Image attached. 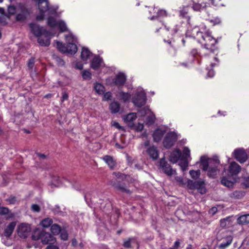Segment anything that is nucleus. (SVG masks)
<instances>
[{
	"label": "nucleus",
	"instance_id": "63",
	"mask_svg": "<svg viewBox=\"0 0 249 249\" xmlns=\"http://www.w3.org/2000/svg\"><path fill=\"white\" fill-rule=\"evenodd\" d=\"M212 22H213V24H218L221 23V20L219 18H215L213 20H211Z\"/></svg>",
	"mask_w": 249,
	"mask_h": 249
},
{
	"label": "nucleus",
	"instance_id": "17",
	"mask_svg": "<svg viewBox=\"0 0 249 249\" xmlns=\"http://www.w3.org/2000/svg\"><path fill=\"white\" fill-rule=\"evenodd\" d=\"M229 172L231 176L237 175L241 170V167L235 162H232L229 168Z\"/></svg>",
	"mask_w": 249,
	"mask_h": 249
},
{
	"label": "nucleus",
	"instance_id": "34",
	"mask_svg": "<svg viewBox=\"0 0 249 249\" xmlns=\"http://www.w3.org/2000/svg\"><path fill=\"white\" fill-rule=\"evenodd\" d=\"M134 243L137 244L138 245V248H139V244L134 238H129L127 240L124 241L123 246L126 248H131V244Z\"/></svg>",
	"mask_w": 249,
	"mask_h": 249
},
{
	"label": "nucleus",
	"instance_id": "61",
	"mask_svg": "<svg viewBox=\"0 0 249 249\" xmlns=\"http://www.w3.org/2000/svg\"><path fill=\"white\" fill-rule=\"evenodd\" d=\"M179 246H180V242H179V240L178 239L175 241L173 247L175 249H178L179 248Z\"/></svg>",
	"mask_w": 249,
	"mask_h": 249
},
{
	"label": "nucleus",
	"instance_id": "8",
	"mask_svg": "<svg viewBox=\"0 0 249 249\" xmlns=\"http://www.w3.org/2000/svg\"><path fill=\"white\" fill-rule=\"evenodd\" d=\"M30 27L32 33L36 36L39 37L42 36V35L47 36L50 34V32L47 31L43 27H40L35 23H30Z\"/></svg>",
	"mask_w": 249,
	"mask_h": 249
},
{
	"label": "nucleus",
	"instance_id": "31",
	"mask_svg": "<svg viewBox=\"0 0 249 249\" xmlns=\"http://www.w3.org/2000/svg\"><path fill=\"white\" fill-rule=\"evenodd\" d=\"M196 189L202 194L206 193L205 189L204 188V182L203 181H196Z\"/></svg>",
	"mask_w": 249,
	"mask_h": 249
},
{
	"label": "nucleus",
	"instance_id": "18",
	"mask_svg": "<svg viewBox=\"0 0 249 249\" xmlns=\"http://www.w3.org/2000/svg\"><path fill=\"white\" fill-rule=\"evenodd\" d=\"M165 133L164 130L161 129H157L153 134L154 141L155 142H159L163 137Z\"/></svg>",
	"mask_w": 249,
	"mask_h": 249
},
{
	"label": "nucleus",
	"instance_id": "55",
	"mask_svg": "<svg viewBox=\"0 0 249 249\" xmlns=\"http://www.w3.org/2000/svg\"><path fill=\"white\" fill-rule=\"evenodd\" d=\"M150 112V110L146 107H144L142 109L139 111V113L141 114V116H144L146 114L149 113Z\"/></svg>",
	"mask_w": 249,
	"mask_h": 249
},
{
	"label": "nucleus",
	"instance_id": "29",
	"mask_svg": "<svg viewBox=\"0 0 249 249\" xmlns=\"http://www.w3.org/2000/svg\"><path fill=\"white\" fill-rule=\"evenodd\" d=\"M208 6V4L206 2L195 3L193 5V9L196 11H200L205 9Z\"/></svg>",
	"mask_w": 249,
	"mask_h": 249
},
{
	"label": "nucleus",
	"instance_id": "28",
	"mask_svg": "<svg viewBox=\"0 0 249 249\" xmlns=\"http://www.w3.org/2000/svg\"><path fill=\"white\" fill-rule=\"evenodd\" d=\"M43 231L36 229L34 231L32 235V239L34 240H37L41 239Z\"/></svg>",
	"mask_w": 249,
	"mask_h": 249
},
{
	"label": "nucleus",
	"instance_id": "58",
	"mask_svg": "<svg viewBox=\"0 0 249 249\" xmlns=\"http://www.w3.org/2000/svg\"><path fill=\"white\" fill-rule=\"evenodd\" d=\"M69 96L68 93L64 91L62 93V96L61 98V102H63L65 100H67L68 99Z\"/></svg>",
	"mask_w": 249,
	"mask_h": 249
},
{
	"label": "nucleus",
	"instance_id": "13",
	"mask_svg": "<svg viewBox=\"0 0 249 249\" xmlns=\"http://www.w3.org/2000/svg\"><path fill=\"white\" fill-rule=\"evenodd\" d=\"M126 81V76L123 73H119L113 79V83L118 87L123 86Z\"/></svg>",
	"mask_w": 249,
	"mask_h": 249
},
{
	"label": "nucleus",
	"instance_id": "54",
	"mask_svg": "<svg viewBox=\"0 0 249 249\" xmlns=\"http://www.w3.org/2000/svg\"><path fill=\"white\" fill-rule=\"evenodd\" d=\"M57 64L59 66H63L65 64L64 60L59 56H56L54 57Z\"/></svg>",
	"mask_w": 249,
	"mask_h": 249
},
{
	"label": "nucleus",
	"instance_id": "24",
	"mask_svg": "<svg viewBox=\"0 0 249 249\" xmlns=\"http://www.w3.org/2000/svg\"><path fill=\"white\" fill-rule=\"evenodd\" d=\"M237 222L239 225H246L249 223V214L242 215L237 219Z\"/></svg>",
	"mask_w": 249,
	"mask_h": 249
},
{
	"label": "nucleus",
	"instance_id": "7",
	"mask_svg": "<svg viewBox=\"0 0 249 249\" xmlns=\"http://www.w3.org/2000/svg\"><path fill=\"white\" fill-rule=\"evenodd\" d=\"M159 166L163 172L168 176H171L176 173V170H173L171 165L163 158L160 159Z\"/></svg>",
	"mask_w": 249,
	"mask_h": 249
},
{
	"label": "nucleus",
	"instance_id": "37",
	"mask_svg": "<svg viewBox=\"0 0 249 249\" xmlns=\"http://www.w3.org/2000/svg\"><path fill=\"white\" fill-rule=\"evenodd\" d=\"M53 222L52 218L48 217L43 219L41 221L40 224L44 228H48L52 224Z\"/></svg>",
	"mask_w": 249,
	"mask_h": 249
},
{
	"label": "nucleus",
	"instance_id": "38",
	"mask_svg": "<svg viewBox=\"0 0 249 249\" xmlns=\"http://www.w3.org/2000/svg\"><path fill=\"white\" fill-rule=\"evenodd\" d=\"M136 118V114L135 113H130L124 118V120L125 122H133Z\"/></svg>",
	"mask_w": 249,
	"mask_h": 249
},
{
	"label": "nucleus",
	"instance_id": "36",
	"mask_svg": "<svg viewBox=\"0 0 249 249\" xmlns=\"http://www.w3.org/2000/svg\"><path fill=\"white\" fill-rule=\"evenodd\" d=\"M221 182L224 186L229 188L232 187L233 185V182L225 177L222 178Z\"/></svg>",
	"mask_w": 249,
	"mask_h": 249
},
{
	"label": "nucleus",
	"instance_id": "22",
	"mask_svg": "<svg viewBox=\"0 0 249 249\" xmlns=\"http://www.w3.org/2000/svg\"><path fill=\"white\" fill-rule=\"evenodd\" d=\"M103 160L111 169H113L116 166V162L115 160L113 159V157L110 156L106 155L103 157Z\"/></svg>",
	"mask_w": 249,
	"mask_h": 249
},
{
	"label": "nucleus",
	"instance_id": "27",
	"mask_svg": "<svg viewBox=\"0 0 249 249\" xmlns=\"http://www.w3.org/2000/svg\"><path fill=\"white\" fill-rule=\"evenodd\" d=\"M151 20H155L153 26L156 29V32H158L159 29L161 28L163 24L157 18V17L153 16L150 18Z\"/></svg>",
	"mask_w": 249,
	"mask_h": 249
},
{
	"label": "nucleus",
	"instance_id": "15",
	"mask_svg": "<svg viewBox=\"0 0 249 249\" xmlns=\"http://www.w3.org/2000/svg\"><path fill=\"white\" fill-rule=\"evenodd\" d=\"M103 64V60L99 56H95L91 61L90 67L92 69L96 70Z\"/></svg>",
	"mask_w": 249,
	"mask_h": 249
},
{
	"label": "nucleus",
	"instance_id": "2",
	"mask_svg": "<svg viewBox=\"0 0 249 249\" xmlns=\"http://www.w3.org/2000/svg\"><path fill=\"white\" fill-rule=\"evenodd\" d=\"M219 163L220 161L217 159H211L208 161H201L202 169L204 171H208V176L213 178H215L219 172L217 166Z\"/></svg>",
	"mask_w": 249,
	"mask_h": 249
},
{
	"label": "nucleus",
	"instance_id": "64",
	"mask_svg": "<svg viewBox=\"0 0 249 249\" xmlns=\"http://www.w3.org/2000/svg\"><path fill=\"white\" fill-rule=\"evenodd\" d=\"M46 249H59L58 247L54 245H49Z\"/></svg>",
	"mask_w": 249,
	"mask_h": 249
},
{
	"label": "nucleus",
	"instance_id": "32",
	"mask_svg": "<svg viewBox=\"0 0 249 249\" xmlns=\"http://www.w3.org/2000/svg\"><path fill=\"white\" fill-rule=\"evenodd\" d=\"M165 28L168 31L171 32V35L176 34L178 31V27L174 24H164Z\"/></svg>",
	"mask_w": 249,
	"mask_h": 249
},
{
	"label": "nucleus",
	"instance_id": "30",
	"mask_svg": "<svg viewBox=\"0 0 249 249\" xmlns=\"http://www.w3.org/2000/svg\"><path fill=\"white\" fill-rule=\"evenodd\" d=\"M109 108L112 113L119 112L120 108V105L117 102H113L109 105Z\"/></svg>",
	"mask_w": 249,
	"mask_h": 249
},
{
	"label": "nucleus",
	"instance_id": "44",
	"mask_svg": "<svg viewBox=\"0 0 249 249\" xmlns=\"http://www.w3.org/2000/svg\"><path fill=\"white\" fill-rule=\"evenodd\" d=\"M67 44L71 43H75L76 42L75 37L71 34H69L65 36Z\"/></svg>",
	"mask_w": 249,
	"mask_h": 249
},
{
	"label": "nucleus",
	"instance_id": "12",
	"mask_svg": "<svg viewBox=\"0 0 249 249\" xmlns=\"http://www.w3.org/2000/svg\"><path fill=\"white\" fill-rule=\"evenodd\" d=\"M53 36V35H52L50 32L47 36L46 35H42V36L38 37V43L42 46L47 47L50 44V39Z\"/></svg>",
	"mask_w": 249,
	"mask_h": 249
},
{
	"label": "nucleus",
	"instance_id": "33",
	"mask_svg": "<svg viewBox=\"0 0 249 249\" xmlns=\"http://www.w3.org/2000/svg\"><path fill=\"white\" fill-rule=\"evenodd\" d=\"M113 186L116 189L121 191L122 192H124L129 194H131V191L126 187L124 184L119 183L116 185H113Z\"/></svg>",
	"mask_w": 249,
	"mask_h": 249
},
{
	"label": "nucleus",
	"instance_id": "51",
	"mask_svg": "<svg viewBox=\"0 0 249 249\" xmlns=\"http://www.w3.org/2000/svg\"><path fill=\"white\" fill-rule=\"evenodd\" d=\"M181 161L180 163H179V165L182 170V171H185L187 169L188 167V162L186 161V160H181Z\"/></svg>",
	"mask_w": 249,
	"mask_h": 249
},
{
	"label": "nucleus",
	"instance_id": "49",
	"mask_svg": "<svg viewBox=\"0 0 249 249\" xmlns=\"http://www.w3.org/2000/svg\"><path fill=\"white\" fill-rule=\"evenodd\" d=\"M120 95L122 99H123L124 101H126L130 98V95L128 93L124 92L123 91H121L120 93Z\"/></svg>",
	"mask_w": 249,
	"mask_h": 249
},
{
	"label": "nucleus",
	"instance_id": "52",
	"mask_svg": "<svg viewBox=\"0 0 249 249\" xmlns=\"http://www.w3.org/2000/svg\"><path fill=\"white\" fill-rule=\"evenodd\" d=\"M196 181L189 180L187 182V187L190 190H194L196 189Z\"/></svg>",
	"mask_w": 249,
	"mask_h": 249
},
{
	"label": "nucleus",
	"instance_id": "45",
	"mask_svg": "<svg viewBox=\"0 0 249 249\" xmlns=\"http://www.w3.org/2000/svg\"><path fill=\"white\" fill-rule=\"evenodd\" d=\"M155 120V115L153 114H150L146 118V123L148 124L151 125L154 123Z\"/></svg>",
	"mask_w": 249,
	"mask_h": 249
},
{
	"label": "nucleus",
	"instance_id": "39",
	"mask_svg": "<svg viewBox=\"0 0 249 249\" xmlns=\"http://www.w3.org/2000/svg\"><path fill=\"white\" fill-rule=\"evenodd\" d=\"M61 32H64L67 30V27L65 22L61 20L57 21V26Z\"/></svg>",
	"mask_w": 249,
	"mask_h": 249
},
{
	"label": "nucleus",
	"instance_id": "1",
	"mask_svg": "<svg viewBox=\"0 0 249 249\" xmlns=\"http://www.w3.org/2000/svg\"><path fill=\"white\" fill-rule=\"evenodd\" d=\"M196 37L198 42L205 49L209 50L211 53L213 52L216 40L211 36L210 33L208 32L203 33L201 31H197Z\"/></svg>",
	"mask_w": 249,
	"mask_h": 249
},
{
	"label": "nucleus",
	"instance_id": "48",
	"mask_svg": "<svg viewBox=\"0 0 249 249\" xmlns=\"http://www.w3.org/2000/svg\"><path fill=\"white\" fill-rule=\"evenodd\" d=\"M82 77L85 80L91 79V74L89 70H85L82 72Z\"/></svg>",
	"mask_w": 249,
	"mask_h": 249
},
{
	"label": "nucleus",
	"instance_id": "62",
	"mask_svg": "<svg viewBox=\"0 0 249 249\" xmlns=\"http://www.w3.org/2000/svg\"><path fill=\"white\" fill-rule=\"evenodd\" d=\"M9 203L10 204H14L16 201V198L15 197H10L7 200Z\"/></svg>",
	"mask_w": 249,
	"mask_h": 249
},
{
	"label": "nucleus",
	"instance_id": "47",
	"mask_svg": "<svg viewBox=\"0 0 249 249\" xmlns=\"http://www.w3.org/2000/svg\"><path fill=\"white\" fill-rule=\"evenodd\" d=\"M167 16H168V13H167V11L165 10L161 9V10H158V11L157 12V16H156V17H157V18H159L166 17Z\"/></svg>",
	"mask_w": 249,
	"mask_h": 249
},
{
	"label": "nucleus",
	"instance_id": "53",
	"mask_svg": "<svg viewBox=\"0 0 249 249\" xmlns=\"http://www.w3.org/2000/svg\"><path fill=\"white\" fill-rule=\"evenodd\" d=\"M228 222L229 223V217H227L226 218H224L220 220V226L222 228H225L227 226V222Z\"/></svg>",
	"mask_w": 249,
	"mask_h": 249
},
{
	"label": "nucleus",
	"instance_id": "4",
	"mask_svg": "<svg viewBox=\"0 0 249 249\" xmlns=\"http://www.w3.org/2000/svg\"><path fill=\"white\" fill-rule=\"evenodd\" d=\"M30 15L28 9L23 4H18V11L16 19L18 21H23Z\"/></svg>",
	"mask_w": 249,
	"mask_h": 249
},
{
	"label": "nucleus",
	"instance_id": "20",
	"mask_svg": "<svg viewBox=\"0 0 249 249\" xmlns=\"http://www.w3.org/2000/svg\"><path fill=\"white\" fill-rule=\"evenodd\" d=\"M16 225V223L15 222H11L5 229L4 235L7 237H10L12 234Z\"/></svg>",
	"mask_w": 249,
	"mask_h": 249
},
{
	"label": "nucleus",
	"instance_id": "56",
	"mask_svg": "<svg viewBox=\"0 0 249 249\" xmlns=\"http://www.w3.org/2000/svg\"><path fill=\"white\" fill-rule=\"evenodd\" d=\"M31 209L33 211L35 212H39L40 210V207L36 204H34L31 206Z\"/></svg>",
	"mask_w": 249,
	"mask_h": 249
},
{
	"label": "nucleus",
	"instance_id": "50",
	"mask_svg": "<svg viewBox=\"0 0 249 249\" xmlns=\"http://www.w3.org/2000/svg\"><path fill=\"white\" fill-rule=\"evenodd\" d=\"M212 4L215 6H224L221 0H209Z\"/></svg>",
	"mask_w": 249,
	"mask_h": 249
},
{
	"label": "nucleus",
	"instance_id": "26",
	"mask_svg": "<svg viewBox=\"0 0 249 249\" xmlns=\"http://www.w3.org/2000/svg\"><path fill=\"white\" fill-rule=\"evenodd\" d=\"M8 215L7 218H12L14 216L13 213H10L9 209L7 207H0V215Z\"/></svg>",
	"mask_w": 249,
	"mask_h": 249
},
{
	"label": "nucleus",
	"instance_id": "59",
	"mask_svg": "<svg viewBox=\"0 0 249 249\" xmlns=\"http://www.w3.org/2000/svg\"><path fill=\"white\" fill-rule=\"evenodd\" d=\"M61 238L65 241L68 239V234L66 232H62L60 234Z\"/></svg>",
	"mask_w": 249,
	"mask_h": 249
},
{
	"label": "nucleus",
	"instance_id": "11",
	"mask_svg": "<svg viewBox=\"0 0 249 249\" xmlns=\"http://www.w3.org/2000/svg\"><path fill=\"white\" fill-rule=\"evenodd\" d=\"M234 153L235 159L240 163H244L248 159L247 154L243 149H236Z\"/></svg>",
	"mask_w": 249,
	"mask_h": 249
},
{
	"label": "nucleus",
	"instance_id": "21",
	"mask_svg": "<svg viewBox=\"0 0 249 249\" xmlns=\"http://www.w3.org/2000/svg\"><path fill=\"white\" fill-rule=\"evenodd\" d=\"M189 9L188 7H183L182 9L179 11V16L182 18H186L187 22L189 24H190V16L189 15Z\"/></svg>",
	"mask_w": 249,
	"mask_h": 249
},
{
	"label": "nucleus",
	"instance_id": "60",
	"mask_svg": "<svg viewBox=\"0 0 249 249\" xmlns=\"http://www.w3.org/2000/svg\"><path fill=\"white\" fill-rule=\"evenodd\" d=\"M112 94L110 92H107L105 93L104 95V97L106 100H110Z\"/></svg>",
	"mask_w": 249,
	"mask_h": 249
},
{
	"label": "nucleus",
	"instance_id": "10",
	"mask_svg": "<svg viewBox=\"0 0 249 249\" xmlns=\"http://www.w3.org/2000/svg\"><path fill=\"white\" fill-rule=\"evenodd\" d=\"M31 229L30 226L27 224L22 223L20 224L17 229L18 234L22 238L27 237L31 232Z\"/></svg>",
	"mask_w": 249,
	"mask_h": 249
},
{
	"label": "nucleus",
	"instance_id": "19",
	"mask_svg": "<svg viewBox=\"0 0 249 249\" xmlns=\"http://www.w3.org/2000/svg\"><path fill=\"white\" fill-rule=\"evenodd\" d=\"M41 240L43 244H47L53 240V237L50 233L43 231Z\"/></svg>",
	"mask_w": 249,
	"mask_h": 249
},
{
	"label": "nucleus",
	"instance_id": "25",
	"mask_svg": "<svg viewBox=\"0 0 249 249\" xmlns=\"http://www.w3.org/2000/svg\"><path fill=\"white\" fill-rule=\"evenodd\" d=\"M92 53L86 48H83L81 52V57L83 61H86L91 55Z\"/></svg>",
	"mask_w": 249,
	"mask_h": 249
},
{
	"label": "nucleus",
	"instance_id": "57",
	"mask_svg": "<svg viewBox=\"0 0 249 249\" xmlns=\"http://www.w3.org/2000/svg\"><path fill=\"white\" fill-rule=\"evenodd\" d=\"M35 63V59L34 58H31L29 59L28 63V66L30 69H32L34 67Z\"/></svg>",
	"mask_w": 249,
	"mask_h": 249
},
{
	"label": "nucleus",
	"instance_id": "6",
	"mask_svg": "<svg viewBox=\"0 0 249 249\" xmlns=\"http://www.w3.org/2000/svg\"><path fill=\"white\" fill-rule=\"evenodd\" d=\"M177 140V137L174 132L168 133L163 142V145L166 148H169L175 144Z\"/></svg>",
	"mask_w": 249,
	"mask_h": 249
},
{
	"label": "nucleus",
	"instance_id": "9",
	"mask_svg": "<svg viewBox=\"0 0 249 249\" xmlns=\"http://www.w3.org/2000/svg\"><path fill=\"white\" fill-rule=\"evenodd\" d=\"M146 102V96L144 92H138L132 98V102L138 107L143 106Z\"/></svg>",
	"mask_w": 249,
	"mask_h": 249
},
{
	"label": "nucleus",
	"instance_id": "3",
	"mask_svg": "<svg viewBox=\"0 0 249 249\" xmlns=\"http://www.w3.org/2000/svg\"><path fill=\"white\" fill-rule=\"evenodd\" d=\"M57 49L62 53H68L71 54H74L77 51V48L75 43H71L65 46L62 42L56 41Z\"/></svg>",
	"mask_w": 249,
	"mask_h": 249
},
{
	"label": "nucleus",
	"instance_id": "41",
	"mask_svg": "<svg viewBox=\"0 0 249 249\" xmlns=\"http://www.w3.org/2000/svg\"><path fill=\"white\" fill-rule=\"evenodd\" d=\"M51 231L53 234H58L61 231V227L58 225L54 224L52 225Z\"/></svg>",
	"mask_w": 249,
	"mask_h": 249
},
{
	"label": "nucleus",
	"instance_id": "35",
	"mask_svg": "<svg viewBox=\"0 0 249 249\" xmlns=\"http://www.w3.org/2000/svg\"><path fill=\"white\" fill-rule=\"evenodd\" d=\"M94 89L98 94H102L104 93L105 87L103 85L96 83L94 85Z\"/></svg>",
	"mask_w": 249,
	"mask_h": 249
},
{
	"label": "nucleus",
	"instance_id": "42",
	"mask_svg": "<svg viewBox=\"0 0 249 249\" xmlns=\"http://www.w3.org/2000/svg\"><path fill=\"white\" fill-rule=\"evenodd\" d=\"M48 25L51 27H54L57 26V21L52 17H49L47 21Z\"/></svg>",
	"mask_w": 249,
	"mask_h": 249
},
{
	"label": "nucleus",
	"instance_id": "46",
	"mask_svg": "<svg viewBox=\"0 0 249 249\" xmlns=\"http://www.w3.org/2000/svg\"><path fill=\"white\" fill-rule=\"evenodd\" d=\"M190 175L191 176V177L194 179H196L198 178L200 174V170H191L189 172Z\"/></svg>",
	"mask_w": 249,
	"mask_h": 249
},
{
	"label": "nucleus",
	"instance_id": "5",
	"mask_svg": "<svg viewBox=\"0 0 249 249\" xmlns=\"http://www.w3.org/2000/svg\"><path fill=\"white\" fill-rule=\"evenodd\" d=\"M38 6L40 13L36 16V19L41 20L44 18V13L49 9V2L46 0H41L38 2Z\"/></svg>",
	"mask_w": 249,
	"mask_h": 249
},
{
	"label": "nucleus",
	"instance_id": "16",
	"mask_svg": "<svg viewBox=\"0 0 249 249\" xmlns=\"http://www.w3.org/2000/svg\"><path fill=\"white\" fill-rule=\"evenodd\" d=\"M146 152L150 158L153 160H157L159 156V151L156 147L154 146H149L146 150Z\"/></svg>",
	"mask_w": 249,
	"mask_h": 249
},
{
	"label": "nucleus",
	"instance_id": "14",
	"mask_svg": "<svg viewBox=\"0 0 249 249\" xmlns=\"http://www.w3.org/2000/svg\"><path fill=\"white\" fill-rule=\"evenodd\" d=\"M179 159H181V151L178 149L174 150L169 156L170 161L174 163H176Z\"/></svg>",
	"mask_w": 249,
	"mask_h": 249
},
{
	"label": "nucleus",
	"instance_id": "43",
	"mask_svg": "<svg viewBox=\"0 0 249 249\" xmlns=\"http://www.w3.org/2000/svg\"><path fill=\"white\" fill-rule=\"evenodd\" d=\"M190 155V150L187 147H185L183 151V155H181V160H186Z\"/></svg>",
	"mask_w": 249,
	"mask_h": 249
},
{
	"label": "nucleus",
	"instance_id": "40",
	"mask_svg": "<svg viewBox=\"0 0 249 249\" xmlns=\"http://www.w3.org/2000/svg\"><path fill=\"white\" fill-rule=\"evenodd\" d=\"M7 11L9 16L17 14L18 11V5L16 6H14V5H9L8 7Z\"/></svg>",
	"mask_w": 249,
	"mask_h": 249
},
{
	"label": "nucleus",
	"instance_id": "23",
	"mask_svg": "<svg viewBox=\"0 0 249 249\" xmlns=\"http://www.w3.org/2000/svg\"><path fill=\"white\" fill-rule=\"evenodd\" d=\"M226 242L221 243L218 248L219 249H226L232 243L233 237L231 235H228L224 238Z\"/></svg>",
	"mask_w": 249,
	"mask_h": 249
}]
</instances>
